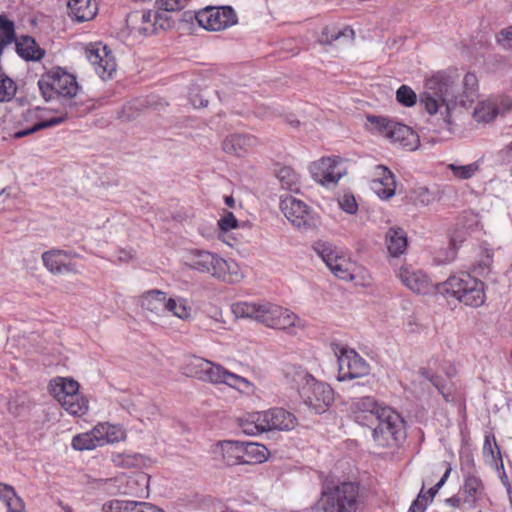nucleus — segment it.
I'll list each match as a JSON object with an SVG mask.
<instances>
[{
	"label": "nucleus",
	"instance_id": "nucleus-43",
	"mask_svg": "<svg viewBox=\"0 0 512 512\" xmlns=\"http://www.w3.org/2000/svg\"><path fill=\"white\" fill-rule=\"evenodd\" d=\"M498 114L497 108L492 103L481 102L474 110V118L477 122L488 123L492 121Z\"/></svg>",
	"mask_w": 512,
	"mask_h": 512
},
{
	"label": "nucleus",
	"instance_id": "nucleus-36",
	"mask_svg": "<svg viewBox=\"0 0 512 512\" xmlns=\"http://www.w3.org/2000/svg\"><path fill=\"white\" fill-rule=\"evenodd\" d=\"M96 429H99L98 436L102 446L108 443L118 442L124 438V431L117 425L99 423L96 425Z\"/></svg>",
	"mask_w": 512,
	"mask_h": 512
},
{
	"label": "nucleus",
	"instance_id": "nucleus-60",
	"mask_svg": "<svg viewBox=\"0 0 512 512\" xmlns=\"http://www.w3.org/2000/svg\"><path fill=\"white\" fill-rule=\"evenodd\" d=\"M135 512H164V511L153 504L146 503V502H137Z\"/></svg>",
	"mask_w": 512,
	"mask_h": 512
},
{
	"label": "nucleus",
	"instance_id": "nucleus-62",
	"mask_svg": "<svg viewBox=\"0 0 512 512\" xmlns=\"http://www.w3.org/2000/svg\"><path fill=\"white\" fill-rule=\"evenodd\" d=\"M135 257V251L132 249H119L118 259L121 262H128Z\"/></svg>",
	"mask_w": 512,
	"mask_h": 512
},
{
	"label": "nucleus",
	"instance_id": "nucleus-9",
	"mask_svg": "<svg viewBox=\"0 0 512 512\" xmlns=\"http://www.w3.org/2000/svg\"><path fill=\"white\" fill-rule=\"evenodd\" d=\"M367 120L373 125L376 132L390 140L391 143L398 144L409 151L418 148L419 136L410 127L381 116H368Z\"/></svg>",
	"mask_w": 512,
	"mask_h": 512
},
{
	"label": "nucleus",
	"instance_id": "nucleus-40",
	"mask_svg": "<svg viewBox=\"0 0 512 512\" xmlns=\"http://www.w3.org/2000/svg\"><path fill=\"white\" fill-rule=\"evenodd\" d=\"M285 375L298 387V389L302 385L309 383L310 379H314V377L308 371L300 366L295 365L288 366L285 370Z\"/></svg>",
	"mask_w": 512,
	"mask_h": 512
},
{
	"label": "nucleus",
	"instance_id": "nucleus-59",
	"mask_svg": "<svg viewBox=\"0 0 512 512\" xmlns=\"http://www.w3.org/2000/svg\"><path fill=\"white\" fill-rule=\"evenodd\" d=\"M120 405L132 415L140 414L137 403L131 397H123L120 401Z\"/></svg>",
	"mask_w": 512,
	"mask_h": 512
},
{
	"label": "nucleus",
	"instance_id": "nucleus-61",
	"mask_svg": "<svg viewBox=\"0 0 512 512\" xmlns=\"http://www.w3.org/2000/svg\"><path fill=\"white\" fill-rule=\"evenodd\" d=\"M445 504L452 508H460L464 506L463 498L460 495V493L458 495H454L452 497L445 499Z\"/></svg>",
	"mask_w": 512,
	"mask_h": 512
},
{
	"label": "nucleus",
	"instance_id": "nucleus-26",
	"mask_svg": "<svg viewBox=\"0 0 512 512\" xmlns=\"http://www.w3.org/2000/svg\"><path fill=\"white\" fill-rule=\"evenodd\" d=\"M79 383L73 379L58 377L50 382V391L57 401L79 393Z\"/></svg>",
	"mask_w": 512,
	"mask_h": 512
},
{
	"label": "nucleus",
	"instance_id": "nucleus-58",
	"mask_svg": "<svg viewBox=\"0 0 512 512\" xmlns=\"http://www.w3.org/2000/svg\"><path fill=\"white\" fill-rule=\"evenodd\" d=\"M497 41L504 47H512V25L497 34Z\"/></svg>",
	"mask_w": 512,
	"mask_h": 512
},
{
	"label": "nucleus",
	"instance_id": "nucleus-14",
	"mask_svg": "<svg viewBox=\"0 0 512 512\" xmlns=\"http://www.w3.org/2000/svg\"><path fill=\"white\" fill-rule=\"evenodd\" d=\"M86 59L94 67L97 75L103 80L112 78L117 64L112 51L101 42L90 43L85 48Z\"/></svg>",
	"mask_w": 512,
	"mask_h": 512
},
{
	"label": "nucleus",
	"instance_id": "nucleus-54",
	"mask_svg": "<svg viewBox=\"0 0 512 512\" xmlns=\"http://www.w3.org/2000/svg\"><path fill=\"white\" fill-rule=\"evenodd\" d=\"M218 224L223 231H229L238 227V221L232 212H226Z\"/></svg>",
	"mask_w": 512,
	"mask_h": 512
},
{
	"label": "nucleus",
	"instance_id": "nucleus-28",
	"mask_svg": "<svg viewBox=\"0 0 512 512\" xmlns=\"http://www.w3.org/2000/svg\"><path fill=\"white\" fill-rule=\"evenodd\" d=\"M0 500L5 504L7 512H25L24 501L11 485L0 483Z\"/></svg>",
	"mask_w": 512,
	"mask_h": 512
},
{
	"label": "nucleus",
	"instance_id": "nucleus-4",
	"mask_svg": "<svg viewBox=\"0 0 512 512\" xmlns=\"http://www.w3.org/2000/svg\"><path fill=\"white\" fill-rule=\"evenodd\" d=\"M439 294L454 297L470 307H480L486 299L484 283L468 272L450 275L440 283Z\"/></svg>",
	"mask_w": 512,
	"mask_h": 512
},
{
	"label": "nucleus",
	"instance_id": "nucleus-16",
	"mask_svg": "<svg viewBox=\"0 0 512 512\" xmlns=\"http://www.w3.org/2000/svg\"><path fill=\"white\" fill-rule=\"evenodd\" d=\"M311 173L317 182L326 187L336 185L344 174L339 167V161L330 157L314 162L311 165Z\"/></svg>",
	"mask_w": 512,
	"mask_h": 512
},
{
	"label": "nucleus",
	"instance_id": "nucleus-57",
	"mask_svg": "<svg viewBox=\"0 0 512 512\" xmlns=\"http://www.w3.org/2000/svg\"><path fill=\"white\" fill-rule=\"evenodd\" d=\"M450 472H451V467H447L442 478L433 487H431L426 493H424L426 495V497L428 498V500L429 499L432 500L434 498V496L437 494L439 489L444 485V483L448 479Z\"/></svg>",
	"mask_w": 512,
	"mask_h": 512
},
{
	"label": "nucleus",
	"instance_id": "nucleus-3",
	"mask_svg": "<svg viewBox=\"0 0 512 512\" xmlns=\"http://www.w3.org/2000/svg\"><path fill=\"white\" fill-rule=\"evenodd\" d=\"M237 318H249L269 328L287 330L302 326L299 317L290 310L270 302H237L232 305Z\"/></svg>",
	"mask_w": 512,
	"mask_h": 512
},
{
	"label": "nucleus",
	"instance_id": "nucleus-55",
	"mask_svg": "<svg viewBox=\"0 0 512 512\" xmlns=\"http://www.w3.org/2000/svg\"><path fill=\"white\" fill-rule=\"evenodd\" d=\"M428 504V498L423 492V489L418 494L417 498L412 502L408 512H425Z\"/></svg>",
	"mask_w": 512,
	"mask_h": 512
},
{
	"label": "nucleus",
	"instance_id": "nucleus-44",
	"mask_svg": "<svg viewBox=\"0 0 512 512\" xmlns=\"http://www.w3.org/2000/svg\"><path fill=\"white\" fill-rule=\"evenodd\" d=\"M16 85L0 67V102L10 101L16 94Z\"/></svg>",
	"mask_w": 512,
	"mask_h": 512
},
{
	"label": "nucleus",
	"instance_id": "nucleus-38",
	"mask_svg": "<svg viewBox=\"0 0 512 512\" xmlns=\"http://www.w3.org/2000/svg\"><path fill=\"white\" fill-rule=\"evenodd\" d=\"M277 178L282 188L290 191L298 190L299 176L292 168L283 167L279 169Z\"/></svg>",
	"mask_w": 512,
	"mask_h": 512
},
{
	"label": "nucleus",
	"instance_id": "nucleus-5",
	"mask_svg": "<svg viewBox=\"0 0 512 512\" xmlns=\"http://www.w3.org/2000/svg\"><path fill=\"white\" fill-rule=\"evenodd\" d=\"M361 500L357 483L342 482L324 487L318 505L322 512H356Z\"/></svg>",
	"mask_w": 512,
	"mask_h": 512
},
{
	"label": "nucleus",
	"instance_id": "nucleus-13",
	"mask_svg": "<svg viewBox=\"0 0 512 512\" xmlns=\"http://www.w3.org/2000/svg\"><path fill=\"white\" fill-rule=\"evenodd\" d=\"M336 356L338 361L337 379L339 381H347L369 375V363L354 349L341 348L339 353H336Z\"/></svg>",
	"mask_w": 512,
	"mask_h": 512
},
{
	"label": "nucleus",
	"instance_id": "nucleus-1",
	"mask_svg": "<svg viewBox=\"0 0 512 512\" xmlns=\"http://www.w3.org/2000/svg\"><path fill=\"white\" fill-rule=\"evenodd\" d=\"M456 69L438 71L425 81V91L420 94V104L434 115L440 113L451 124V110L457 105L467 107L477 98L478 79L474 73L465 74L461 84Z\"/></svg>",
	"mask_w": 512,
	"mask_h": 512
},
{
	"label": "nucleus",
	"instance_id": "nucleus-53",
	"mask_svg": "<svg viewBox=\"0 0 512 512\" xmlns=\"http://www.w3.org/2000/svg\"><path fill=\"white\" fill-rule=\"evenodd\" d=\"M483 452L484 454L489 455L492 458V460H495L496 458L501 459L500 449L495 439H491L489 436H486L485 438Z\"/></svg>",
	"mask_w": 512,
	"mask_h": 512
},
{
	"label": "nucleus",
	"instance_id": "nucleus-22",
	"mask_svg": "<svg viewBox=\"0 0 512 512\" xmlns=\"http://www.w3.org/2000/svg\"><path fill=\"white\" fill-rule=\"evenodd\" d=\"M459 493L463 498V505L474 508L484 497V485L478 477L469 475L465 478Z\"/></svg>",
	"mask_w": 512,
	"mask_h": 512
},
{
	"label": "nucleus",
	"instance_id": "nucleus-21",
	"mask_svg": "<svg viewBox=\"0 0 512 512\" xmlns=\"http://www.w3.org/2000/svg\"><path fill=\"white\" fill-rule=\"evenodd\" d=\"M67 259V253L60 249H52L42 254L44 266L53 274L76 273V269Z\"/></svg>",
	"mask_w": 512,
	"mask_h": 512
},
{
	"label": "nucleus",
	"instance_id": "nucleus-2",
	"mask_svg": "<svg viewBox=\"0 0 512 512\" xmlns=\"http://www.w3.org/2000/svg\"><path fill=\"white\" fill-rule=\"evenodd\" d=\"M350 411L353 419L361 425L368 426L377 422L372 438L378 448L398 447L406 438L402 416L372 396L353 399Z\"/></svg>",
	"mask_w": 512,
	"mask_h": 512
},
{
	"label": "nucleus",
	"instance_id": "nucleus-33",
	"mask_svg": "<svg viewBox=\"0 0 512 512\" xmlns=\"http://www.w3.org/2000/svg\"><path fill=\"white\" fill-rule=\"evenodd\" d=\"M132 21L137 23V31L143 36H150L156 33V26L154 25V11L142 10L135 12L131 16Z\"/></svg>",
	"mask_w": 512,
	"mask_h": 512
},
{
	"label": "nucleus",
	"instance_id": "nucleus-17",
	"mask_svg": "<svg viewBox=\"0 0 512 512\" xmlns=\"http://www.w3.org/2000/svg\"><path fill=\"white\" fill-rule=\"evenodd\" d=\"M262 413V422H265L267 431H289L297 424V418L295 415L283 408H273L267 411H262Z\"/></svg>",
	"mask_w": 512,
	"mask_h": 512
},
{
	"label": "nucleus",
	"instance_id": "nucleus-25",
	"mask_svg": "<svg viewBox=\"0 0 512 512\" xmlns=\"http://www.w3.org/2000/svg\"><path fill=\"white\" fill-rule=\"evenodd\" d=\"M262 420L263 413L255 412L238 418L237 423L244 434L255 436L267 431L265 422H262Z\"/></svg>",
	"mask_w": 512,
	"mask_h": 512
},
{
	"label": "nucleus",
	"instance_id": "nucleus-50",
	"mask_svg": "<svg viewBox=\"0 0 512 512\" xmlns=\"http://www.w3.org/2000/svg\"><path fill=\"white\" fill-rule=\"evenodd\" d=\"M224 384L238 390H241L243 388L247 389L252 386V384L246 378L234 374L230 371H228Z\"/></svg>",
	"mask_w": 512,
	"mask_h": 512
},
{
	"label": "nucleus",
	"instance_id": "nucleus-27",
	"mask_svg": "<svg viewBox=\"0 0 512 512\" xmlns=\"http://www.w3.org/2000/svg\"><path fill=\"white\" fill-rule=\"evenodd\" d=\"M387 249L391 256L398 257L406 251L407 236L401 228H390L386 234Z\"/></svg>",
	"mask_w": 512,
	"mask_h": 512
},
{
	"label": "nucleus",
	"instance_id": "nucleus-29",
	"mask_svg": "<svg viewBox=\"0 0 512 512\" xmlns=\"http://www.w3.org/2000/svg\"><path fill=\"white\" fill-rule=\"evenodd\" d=\"M98 433L99 429H96L95 426L89 432L81 433L74 436L71 442L73 449L78 451H84L93 450L97 447H102Z\"/></svg>",
	"mask_w": 512,
	"mask_h": 512
},
{
	"label": "nucleus",
	"instance_id": "nucleus-20",
	"mask_svg": "<svg viewBox=\"0 0 512 512\" xmlns=\"http://www.w3.org/2000/svg\"><path fill=\"white\" fill-rule=\"evenodd\" d=\"M257 144L254 136L247 134H231L222 142V149L225 153L242 157L249 153Z\"/></svg>",
	"mask_w": 512,
	"mask_h": 512
},
{
	"label": "nucleus",
	"instance_id": "nucleus-30",
	"mask_svg": "<svg viewBox=\"0 0 512 512\" xmlns=\"http://www.w3.org/2000/svg\"><path fill=\"white\" fill-rule=\"evenodd\" d=\"M269 455L268 449L259 443L243 442V464L262 463Z\"/></svg>",
	"mask_w": 512,
	"mask_h": 512
},
{
	"label": "nucleus",
	"instance_id": "nucleus-15",
	"mask_svg": "<svg viewBox=\"0 0 512 512\" xmlns=\"http://www.w3.org/2000/svg\"><path fill=\"white\" fill-rule=\"evenodd\" d=\"M397 277L403 285L416 294L429 295L439 293L440 283H435L421 270L411 266H402Z\"/></svg>",
	"mask_w": 512,
	"mask_h": 512
},
{
	"label": "nucleus",
	"instance_id": "nucleus-42",
	"mask_svg": "<svg viewBox=\"0 0 512 512\" xmlns=\"http://www.w3.org/2000/svg\"><path fill=\"white\" fill-rule=\"evenodd\" d=\"M205 376L203 381H208L214 384H220L225 382V378L228 374V370L223 366L214 364L211 361L208 362L206 370H204Z\"/></svg>",
	"mask_w": 512,
	"mask_h": 512
},
{
	"label": "nucleus",
	"instance_id": "nucleus-39",
	"mask_svg": "<svg viewBox=\"0 0 512 512\" xmlns=\"http://www.w3.org/2000/svg\"><path fill=\"white\" fill-rule=\"evenodd\" d=\"M314 250L322 258L328 268L340 258L339 253L335 250L333 245L328 242H316Z\"/></svg>",
	"mask_w": 512,
	"mask_h": 512
},
{
	"label": "nucleus",
	"instance_id": "nucleus-24",
	"mask_svg": "<svg viewBox=\"0 0 512 512\" xmlns=\"http://www.w3.org/2000/svg\"><path fill=\"white\" fill-rule=\"evenodd\" d=\"M167 294L161 290L154 289L144 293L141 296V306L144 310L156 315L161 316L167 310Z\"/></svg>",
	"mask_w": 512,
	"mask_h": 512
},
{
	"label": "nucleus",
	"instance_id": "nucleus-6",
	"mask_svg": "<svg viewBox=\"0 0 512 512\" xmlns=\"http://www.w3.org/2000/svg\"><path fill=\"white\" fill-rule=\"evenodd\" d=\"M41 96L45 101L69 102L79 90L75 76L60 67L53 68L42 74L38 80Z\"/></svg>",
	"mask_w": 512,
	"mask_h": 512
},
{
	"label": "nucleus",
	"instance_id": "nucleus-8",
	"mask_svg": "<svg viewBox=\"0 0 512 512\" xmlns=\"http://www.w3.org/2000/svg\"><path fill=\"white\" fill-rule=\"evenodd\" d=\"M12 43H15L17 54L27 61H39L45 55V51L40 48L32 37L23 36L21 39L16 40L13 21L9 20L5 15H0V55Z\"/></svg>",
	"mask_w": 512,
	"mask_h": 512
},
{
	"label": "nucleus",
	"instance_id": "nucleus-47",
	"mask_svg": "<svg viewBox=\"0 0 512 512\" xmlns=\"http://www.w3.org/2000/svg\"><path fill=\"white\" fill-rule=\"evenodd\" d=\"M478 168L479 166L476 163H471L468 165H456L452 163L448 165V169H450L453 175L459 179L471 178L476 173Z\"/></svg>",
	"mask_w": 512,
	"mask_h": 512
},
{
	"label": "nucleus",
	"instance_id": "nucleus-32",
	"mask_svg": "<svg viewBox=\"0 0 512 512\" xmlns=\"http://www.w3.org/2000/svg\"><path fill=\"white\" fill-rule=\"evenodd\" d=\"M443 192L438 189H429L426 186H421L412 191L411 199L415 205L428 206L434 202L441 200Z\"/></svg>",
	"mask_w": 512,
	"mask_h": 512
},
{
	"label": "nucleus",
	"instance_id": "nucleus-31",
	"mask_svg": "<svg viewBox=\"0 0 512 512\" xmlns=\"http://www.w3.org/2000/svg\"><path fill=\"white\" fill-rule=\"evenodd\" d=\"M354 39V31L350 27L338 28L336 26L325 27L322 32L320 42L331 44L342 40L344 43H351Z\"/></svg>",
	"mask_w": 512,
	"mask_h": 512
},
{
	"label": "nucleus",
	"instance_id": "nucleus-12",
	"mask_svg": "<svg viewBox=\"0 0 512 512\" xmlns=\"http://www.w3.org/2000/svg\"><path fill=\"white\" fill-rule=\"evenodd\" d=\"M195 19L208 31H221L237 23V15L230 6H207L195 13Z\"/></svg>",
	"mask_w": 512,
	"mask_h": 512
},
{
	"label": "nucleus",
	"instance_id": "nucleus-41",
	"mask_svg": "<svg viewBox=\"0 0 512 512\" xmlns=\"http://www.w3.org/2000/svg\"><path fill=\"white\" fill-rule=\"evenodd\" d=\"M166 312H171L174 316L186 320L191 316V308L186 305V301L182 298H168Z\"/></svg>",
	"mask_w": 512,
	"mask_h": 512
},
{
	"label": "nucleus",
	"instance_id": "nucleus-63",
	"mask_svg": "<svg viewBox=\"0 0 512 512\" xmlns=\"http://www.w3.org/2000/svg\"><path fill=\"white\" fill-rule=\"evenodd\" d=\"M421 374L427 378L439 391H441V386H440V383H439V377L438 376H434V375H430L429 374V371L426 370V369H421Z\"/></svg>",
	"mask_w": 512,
	"mask_h": 512
},
{
	"label": "nucleus",
	"instance_id": "nucleus-56",
	"mask_svg": "<svg viewBox=\"0 0 512 512\" xmlns=\"http://www.w3.org/2000/svg\"><path fill=\"white\" fill-rule=\"evenodd\" d=\"M154 25L156 26V33L159 29L165 30L169 28V17L164 12L154 11Z\"/></svg>",
	"mask_w": 512,
	"mask_h": 512
},
{
	"label": "nucleus",
	"instance_id": "nucleus-23",
	"mask_svg": "<svg viewBox=\"0 0 512 512\" xmlns=\"http://www.w3.org/2000/svg\"><path fill=\"white\" fill-rule=\"evenodd\" d=\"M68 15L76 22L92 20L98 11L97 4L92 0H68Z\"/></svg>",
	"mask_w": 512,
	"mask_h": 512
},
{
	"label": "nucleus",
	"instance_id": "nucleus-64",
	"mask_svg": "<svg viewBox=\"0 0 512 512\" xmlns=\"http://www.w3.org/2000/svg\"><path fill=\"white\" fill-rule=\"evenodd\" d=\"M41 109L39 107H36L34 109H28L26 111V113L24 114V118L26 120H29V119H38L39 118V113H40Z\"/></svg>",
	"mask_w": 512,
	"mask_h": 512
},
{
	"label": "nucleus",
	"instance_id": "nucleus-45",
	"mask_svg": "<svg viewBox=\"0 0 512 512\" xmlns=\"http://www.w3.org/2000/svg\"><path fill=\"white\" fill-rule=\"evenodd\" d=\"M136 501L111 500L103 504L102 512H135Z\"/></svg>",
	"mask_w": 512,
	"mask_h": 512
},
{
	"label": "nucleus",
	"instance_id": "nucleus-49",
	"mask_svg": "<svg viewBox=\"0 0 512 512\" xmlns=\"http://www.w3.org/2000/svg\"><path fill=\"white\" fill-rule=\"evenodd\" d=\"M492 263V254L489 252V250L485 249L481 259L477 262L474 271L477 274L484 276L490 272Z\"/></svg>",
	"mask_w": 512,
	"mask_h": 512
},
{
	"label": "nucleus",
	"instance_id": "nucleus-11",
	"mask_svg": "<svg viewBox=\"0 0 512 512\" xmlns=\"http://www.w3.org/2000/svg\"><path fill=\"white\" fill-rule=\"evenodd\" d=\"M299 396L303 403L317 414L324 413L334 401V391L331 386L315 378L299 388Z\"/></svg>",
	"mask_w": 512,
	"mask_h": 512
},
{
	"label": "nucleus",
	"instance_id": "nucleus-35",
	"mask_svg": "<svg viewBox=\"0 0 512 512\" xmlns=\"http://www.w3.org/2000/svg\"><path fill=\"white\" fill-rule=\"evenodd\" d=\"M66 119H67V112L64 114H61L60 116L50 118L48 120L37 121L28 128L15 131L12 136L15 139H19V138L28 136L36 131H39L41 129L59 125V124L63 123Z\"/></svg>",
	"mask_w": 512,
	"mask_h": 512
},
{
	"label": "nucleus",
	"instance_id": "nucleus-51",
	"mask_svg": "<svg viewBox=\"0 0 512 512\" xmlns=\"http://www.w3.org/2000/svg\"><path fill=\"white\" fill-rule=\"evenodd\" d=\"M187 0H156L159 9L165 12L178 11L185 7Z\"/></svg>",
	"mask_w": 512,
	"mask_h": 512
},
{
	"label": "nucleus",
	"instance_id": "nucleus-34",
	"mask_svg": "<svg viewBox=\"0 0 512 512\" xmlns=\"http://www.w3.org/2000/svg\"><path fill=\"white\" fill-rule=\"evenodd\" d=\"M73 416H82L88 411V400L80 393L70 395L58 401Z\"/></svg>",
	"mask_w": 512,
	"mask_h": 512
},
{
	"label": "nucleus",
	"instance_id": "nucleus-18",
	"mask_svg": "<svg viewBox=\"0 0 512 512\" xmlns=\"http://www.w3.org/2000/svg\"><path fill=\"white\" fill-rule=\"evenodd\" d=\"M216 459L222 460L226 465L233 466L243 464V442L224 440L213 447Z\"/></svg>",
	"mask_w": 512,
	"mask_h": 512
},
{
	"label": "nucleus",
	"instance_id": "nucleus-19",
	"mask_svg": "<svg viewBox=\"0 0 512 512\" xmlns=\"http://www.w3.org/2000/svg\"><path fill=\"white\" fill-rule=\"evenodd\" d=\"M376 178L371 182V189L381 199H389L395 194L396 181L394 174L385 166L375 167Z\"/></svg>",
	"mask_w": 512,
	"mask_h": 512
},
{
	"label": "nucleus",
	"instance_id": "nucleus-48",
	"mask_svg": "<svg viewBox=\"0 0 512 512\" xmlns=\"http://www.w3.org/2000/svg\"><path fill=\"white\" fill-rule=\"evenodd\" d=\"M397 101L406 107H412L417 102L416 93L407 85H402L396 92Z\"/></svg>",
	"mask_w": 512,
	"mask_h": 512
},
{
	"label": "nucleus",
	"instance_id": "nucleus-10",
	"mask_svg": "<svg viewBox=\"0 0 512 512\" xmlns=\"http://www.w3.org/2000/svg\"><path fill=\"white\" fill-rule=\"evenodd\" d=\"M280 209L288 221L302 232L313 231L320 225L319 216L306 203L293 196L282 199Z\"/></svg>",
	"mask_w": 512,
	"mask_h": 512
},
{
	"label": "nucleus",
	"instance_id": "nucleus-7",
	"mask_svg": "<svg viewBox=\"0 0 512 512\" xmlns=\"http://www.w3.org/2000/svg\"><path fill=\"white\" fill-rule=\"evenodd\" d=\"M185 263L192 269L201 273H207L223 281H234L238 274L235 271L237 265L228 262L217 254L205 250H191Z\"/></svg>",
	"mask_w": 512,
	"mask_h": 512
},
{
	"label": "nucleus",
	"instance_id": "nucleus-37",
	"mask_svg": "<svg viewBox=\"0 0 512 512\" xmlns=\"http://www.w3.org/2000/svg\"><path fill=\"white\" fill-rule=\"evenodd\" d=\"M208 360L197 357V356H191L187 359L184 370L185 374L190 377H195L200 380H203L205 373L204 370H206V367L208 365Z\"/></svg>",
	"mask_w": 512,
	"mask_h": 512
},
{
	"label": "nucleus",
	"instance_id": "nucleus-52",
	"mask_svg": "<svg viewBox=\"0 0 512 512\" xmlns=\"http://www.w3.org/2000/svg\"><path fill=\"white\" fill-rule=\"evenodd\" d=\"M339 205L341 207V209L349 214H354L357 212V209H358V205H357V202L355 200V197L351 194H344L340 199H339Z\"/></svg>",
	"mask_w": 512,
	"mask_h": 512
},
{
	"label": "nucleus",
	"instance_id": "nucleus-46",
	"mask_svg": "<svg viewBox=\"0 0 512 512\" xmlns=\"http://www.w3.org/2000/svg\"><path fill=\"white\" fill-rule=\"evenodd\" d=\"M330 271L338 278L351 281L354 279L353 274L350 271V263L343 257L334 262L330 267Z\"/></svg>",
	"mask_w": 512,
	"mask_h": 512
}]
</instances>
